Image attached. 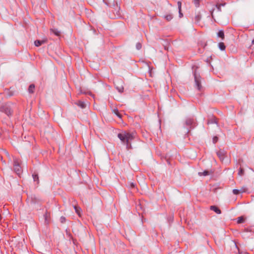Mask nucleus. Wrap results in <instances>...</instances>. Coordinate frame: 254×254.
<instances>
[{"mask_svg": "<svg viewBox=\"0 0 254 254\" xmlns=\"http://www.w3.org/2000/svg\"><path fill=\"white\" fill-rule=\"evenodd\" d=\"M136 135L135 132H128L123 131L118 133V137L121 140L123 143L126 144V148L127 150L132 149L131 142L134 139Z\"/></svg>", "mask_w": 254, "mask_h": 254, "instance_id": "nucleus-1", "label": "nucleus"}, {"mask_svg": "<svg viewBox=\"0 0 254 254\" xmlns=\"http://www.w3.org/2000/svg\"><path fill=\"white\" fill-rule=\"evenodd\" d=\"M0 112L5 113L8 116H11L13 113L11 107L7 104L0 106Z\"/></svg>", "mask_w": 254, "mask_h": 254, "instance_id": "nucleus-2", "label": "nucleus"}, {"mask_svg": "<svg viewBox=\"0 0 254 254\" xmlns=\"http://www.w3.org/2000/svg\"><path fill=\"white\" fill-rule=\"evenodd\" d=\"M13 170L18 175H20L22 172V168L20 164V160L17 158L13 159Z\"/></svg>", "mask_w": 254, "mask_h": 254, "instance_id": "nucleus-3", "label": "nucleus"}, {"mask_svg": "<svg viewBox=\"0 0 254 254\" xmlns=\"http://www.w3.org/2000/svg\"><path fill=\"white\" fill-rule=\"evenodd\" d=\"M185 126L188 129V132H189L191 128H193L195 126V123L193 119L188 118L186 120Z\"/></svg>", "mask_w": 254, "mask_h": 254, "instance_id": "nucleus-4", "label": "nucleus"}, {"mask_svg": "<svg viewBox=\"0 0 254 254\" xmlns=\"http://www.w3.org/2000/svg\"><path fill=\"white\" fill-rule=\"evenodd\" d=\"M194 81L195 84L197 88V89L200 91L202 88L201 86V78L199 74H197L196 72H194Z\"/></svg>", "mask_w": 254, "mask_h": 254, "instance_id": "nucleus-5", "label": "nucleus"}, {"mask_svg": "<svg viewBox=\"0 0 254 254\" xmlns=\"http://www.w3.org/2000/svg\"><path fill=\"white\" fill-rule=\"evenodd\" d=\"M217 155L221 161H223L226 156V152L225 151L220 149L216 152Z\"/></svg>", "mask_w": 254, "mask_h": 254, "instance_id": "nucleus-6", "label": "nucleus"}, {"mask_svg": "<svg viewBox=\"0 0 254 254\" xmlns=\"http://www.w3.org/2000/svg\"><path fill=\"white\" fill-rule=\"evenodd\" d=\"M210 209L211 210H213L214 212H215L217 214H219L221 213L220 209L218 207H217V206H216L215 205L211 206L210 207Z\"/></svg>", "mask_w": 254, "mask_h": 254, "instance_id": "nucleus-7", "label": "nucleus"}, {"mask_svg": "<svg viewBox=\"0 0 254 254\" xmlns=\"http://www.w3.org/2000/svg\"><path fill=\"white\" fill-rule=\"evenodd\" d=\"M217 124V119L215 117H212L207 121V124Z\"/></svg>", "mask_w": 254, "mask_h": 254, "instance_id": "nucleus-8", "label": "nucleus"}, {"mask_svg": "<svg viewBox=\"0 0 254 254\" xmlns=\"http://www.w3.org/2000/svg\"><path fill=\"white\" fill-rule=\"evenodd\" d=\"M217 36L221 38L222 40H224L225 38V35L223 30H219L217 33Z\"/></svg>", "mask_w": 254, "mask_h": 254, "instance_id": "nucleus-9", "label": "nucleus"}, {"mask_svg": "<svg viewBox=\"0 0 254 254\" xmlns=\"http://www.w3.org/2000/svg\"><path fill=\"white\" fill-rule=\"evenodd\" d=\"M32 177L34 182H37V184H38L39 183V177L37 174L36 173H34L32 174Z\"/></svg>", "mask_w": 254, "mask_h": 254, "instance_id": "nucleus-10", "label": "nucleus"}, {"mask_svg": "<svg viewBox=\"0 0 254 254\" xmlns=\"http://www.w3.org/2000/svg\"><path fill=\"white\" fill-rule=\"evenodd\" d=\"M44 43H45V41L37 40L35 41L34 44H35V46L39 47V46L42 45Z\"/></svg>", "mask_w": 254, "mask_h": 254, "instance_id": "nucleus-11", "label": "nucleus"}, {"mask_svg": "<svg viewBox=\"0 0 254 254\" xmlns=\"http://www.w3.org/2000/svg\"><path fill=\"white\" fill-rule=\"evenodd\" d=\"M77 105L82 109L85 108L86 107L85 103L81 101H78Z\"/></svg>", "mask_w": 254, "mask_h": 254, "instance_id": "nucleus-12", "label": "nucleus"}, {"mask_svg": "<svg viewBox=\"0 0 254 254\" xmlns=\"http://www.w3.org/2000/svg\"><path fill=\"white\" fill-rule=\"evenodd\" d=\"M51 31L55 35L59 36L61 34V32L56 29H51Z\"/></svg>", "mask_w": 254, "mask_h": 254, "instance_id": "nucleus-13", "label": "nucleus"}, {"mask_svg": "<svg viewBox=\"0 0 254 254\" xmlns=\"http://www.w3.org/2000/svg\"><path fill=\"white\" fill-rule=\"evenodd\" d=\"M50 213H49L47 211L44 214V216L46 222H47V223L48 222L49 218L50 217Z\"/></svg>", "mask_w": 254, "mask_h": 254, "instance_id": "nucleus-14", "label": "nucleus"}, {"mask_svg": "<svg viewBox=\"0 0 254 254\" xmlns=\"http://www.w3.org/2000/svg\"><path fill=\"white\" fill-rule=\"evenodd\" d=\"M35 89V85L34 84H31L28 88V92L30 93H34Z\"/></svg>", "mask_w": 254, "mask_h": 254, "instance_id": "nucleus-15", "label": "nucleus"}, {"mask_svg": "<svg viewBox=\"0 0 254 254\" xmlns=\"http://www.w3.org/2000/svg\"><path fill=\"white\" fill-rule=\"evenodd\" d=\"M218 46H219V49L221 50V51H224L225 50V48H226V47L224 44V43L223 42H220L219 44H218Z\"/></svg>", "mask_w": 254, "mask_h": 254, "instance_id": "nucleus-16", "label": "nucleus"}, {"mask_svg": "<svg viewBox=\"0 0 254 254\" xmlns=\"http://www.w3.org/2000/svg\"><path fill=\"white\" fill-rule=\"evenodd\" d=\"M209 174H210L209 172L207 170H205V171H203V172H199L198 173V175L199 176H206L209 175Z\"/></svg>", "mask_w": 254, "mask_h": 254, "instance_id": "nucleus-17", "label": "nucleus"}, {"mask_svg": "<svg viewBox=\"0 0 254 254\" xmlns=\"http://www.w3.org/2000/svg\"><path fill=\"white\" fill-rule=\"evenodd\" d=\"M245 222V218L243 216H241L238 218L237 223L238 224L243 223Z\"/></svg>", "mask_w": 254, "mask_h": 254, "instance_id": "nucleus-18", "label": "nucleus"}, {"mask_svg": "<svg viewBox=\"0 0 254 254\" xmlns=\"http://www.w3.org/2000/svg\"><path fill=\"white\" fill-rule=\"evenodd\" d=\"M74 208L75 209V211L76 212V213L79 215L80 216V208L77 206H74Z\"/></svg>", "mask_w": 254, "mask_h": 254, "instance_id": "nucleus-19", "label": "nucleus"}, {"mask_svg": "<svg viewBox=\"0 0 254 254\" xmlns=\"http://www.w3.org/2000/svg\"><path fill=\"white\" fill-rule=\"evenodd\" d=\"M113 112L120 118H122V115L117 109H114Z\"/></svg>", "mask_w": 254, "mask_h": 254, "instance_id": "nucleus-20", "label": "nucleus"}, {"mask_svg": "<svg viewBox=\"0 0 254 254\" xmlns=\"http://www.w3.org/2000/svg\"><path fill=\"white\" fill-rule=\"evenodd\" d=\"M165 18L167 20V21H170L172 18H173V16L172 14H168L167 15H166L165 16Z\"/></svg>", "mask_w": 254, "mask_h": 254, "instance_id": "nucleus-21", "label": "nucleus"}, {"mask_svg": "<svg viewBox=\"0 0 254 254\" xmlns=\"http://www.w3.org/2000/svg\"><path fill=\"white\" fill-rule=\"evenodd\" d=\"M200 0H193V3L196 7H198L200 5Z\"/></svg>", "mask_w": 254, "mask_h": 254, "instance_id": "nucleus-22", "label": "nucleus"}, {"mask_svg": "<svg viewBox=\"0 0 254 254\" xmlns=\"http://www.w3.org/2000/svg\"><path fill=\"white\" fill-rule=\"evenodd\" d=\"M116 89L120 93H122L124 92V87L122 85L121 86H117Z\"/></svg>", "mask_w": 254, "mask_h": 254, "instance_id": "nucleus-23", "label": "nucleus"}, {"mask_svg": "<svg viewBox=\"0 0 254 254\" xmlns=\"http://www.w3.org/2000/svg\"><path fill=\"white\" fill-rule=\"evenodd\" d=\"M200 19L201 15L200 14H198L195 16V20L196 22H198L200 21Z\"/></svg>", "mask_w": 254, "mask_h": 254, "instance_id": "nucleus-24", "label": "nucleus"}, {"mask_svg": "<svg viewBox=\"0 0 254 254\" xmlns=\"http://www.w3.org/2000/svg\"><path fill=\"white\" fill-rule=\"evenodd\" d=\"M241 192H243V191L239 190H237V189H234L233 190V193L236 195L239 194Z\"/></svg>", "mask_w": 254, "mask_h": 254, "instance_id": "nucleus-25", "label": "nucleus"}, {"mask_svg": "<svg viewBox=\"0 0 254 254\" xmlns=\"http://www.w3.org/2000/svg\"><path fill=\"white\" fill-rule=\"evenodd\" d=\"M244 174V170L243 168H240L238 172V175L240 176H243Z\"/></svg>", "mask_w": 254, "mask_h": 254, "instance_id": "nucleus-26", "label": "nucleus"}, {"mask_svg": "<svg viewBox=\"0 0 254 254\" xmlns=\"http://www.w3.org/2000/svg\"><path fill=\"white\" fill-rule=\"evenodd\" d=\"M142 47V45H141V44L139 42L138 43H137L136 44V48L137 49V50H140Z\"/></svg>", "mask_w": 254, "mask_h": 254, "instance_id": "nucleus-27", "label": "nucleus"}, {"mask_svg": "<svg viewBox=\"0 0 254 254\" xmlns=\"http://www.w3.org/2000/svg\"><path fill=\"white\" fill-rule=\"evenodd\" d=\"M60 221H61V223H64L65 222V221H66V219H65V218L64 217L62 216L60 218Z\"/></svg>", "mask_w": 254, "mask_h": 254, "instance_id": "nucleus-28", "label": "nucleus"}, {"mask_svg": "<svg viewBox=\"0 0 254 254\" xmlns=\"http://www.w3.org/2000/svg\"><path fill=\"white\" fill-rule=\"evenodd\" d=\"M218 137L217 136H214L213 137V142L214 143H216L217 142V141H218Z\"/></svg>", "mask_w": 254, "mask_h": 254, "instance_id": "nucleus-29", "label": "nucleus"}, {"mask_svg": "<svg viewBox=\"0 0 254 254\" xmlns=\"http://www.w3.org/2000/svg\"><path fill=\"white\" fill-rule=\"evenodd\" d=\"M216 7H217L218 11H221L220 4H219V3H217L216 4Z\"/></svg>", "mask_w": 254, "mask_h": 254, "instance_id": "nucleus-30", "label": "nucleus"}, {"mask_svg": "<svg viewBox=\"0 0 254 254\" xmlns=\"http://www.w3.org/2000/svg\"><path fill=\"white\" fill-rule=\"evenodd\" d=\"M178 6L179 8V11H181V2L180 1L178 2Z\"/></svg>", "mask_w": 254, "mask_h": 254, "instance_id": "nucleus-31", "label": "nucleus"}, {"mask_svg": "<svg viewBox=\"0 0 254 254\" xmlns=\"http://www.w3.org/2000/svg\"><path fill=\"white\" fill-rule=\"evenodd\" d=\"M252 230L251 228H245L244 231L246 232H251Z\"/></svg>", "mask_w": 254, "mask_h": 254, "instance_id": "nucleus-32", "label": "nucleus"}, {"mask_svg": "<svg viewBox=\"0 0 254 254\" xmlns=\"http://www.w3.org/2000/svg\"><path fill=\"white\" fill-rule=\"evenodd\" d=\"M120 16H121V14H120L119 11H117V15H115L116 18H118V17H120Z\"/></svg>", "mask_w": 254, "mask_h": 254, "instance_id": "nucleus-33", "label": "nucleus"}, {"mask_svg": "<svg viewBox=\"0 0 254 254\" xmlns=\"http://www.w3.org/2000/svg\"><path fill=\"white\" fill-rule=\"evenodd\" d=\"M130 186L131 188H134L135 187V185L133 183H131Z\"/></svg>", "mask_w": 254, "mask_h": 254, "instance_id": "nucleus-34", "label": "nucleus"}, {"mask_svg": "<svg viewBox=\"0 0 254 254\" xmlns=\"http://www.w3.org/2000/svg\"><path fill=\"white\" fill-rule=\"evenodd\" d=\"M179 12L180 17H182L183 16V13L181 12V11H179Z\"/></svg>", "mask_w": 254, "mask_h": 254, "instance_id": "nucleus-35", "label": "nucleus"}, {"mask_svg": "<svg viewBox=\"0 0 254 254\" xmlns=\"http://www.w3.org/2000/svg\"><path fill=\"white\" fill-rule=\"evenodd\" d=\"M214 10V9H212V10L210 11L211 12V15L212 16H213V11Z\"/></svg>", "mask_w": 254, "mask_h": 254, "instance_id": "nucleus-36", "label": "nucleus"}, {"mask_svg": "<svg viewBox=\"0 0 254 254\" xmlns=\"http://www.w3.org/2000/svg\"><path fill=\"white\" fill-rule=\"evenodd\" d=\"M219 4H220V6H224L226 4V3H219Z\"/></svg>", "mask_w": 254, "mask_h": 254, "instance_id": "nucleus-37", "label": "nucleus"}, {"mask_svg": "<svg viewBox=\"0 0 254 254\" xmlns=\"http://www.w3.org/2000/svg\"><path fill=\"white\" fill-rule=\"evenodd\" d=\"M252 44H254V39L252 41Z\"/></svg>", "mask_w": 254, "mask_h": 254, "instance_id": "nucleus-38", "label": "nucleus"}]
</instances>
